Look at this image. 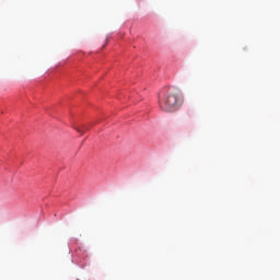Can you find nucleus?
<instances>
[{
	"label": "nucleus",
	"instance_id": "f03ea898",
	"mask_svg": "<svg viewBox=\"0 0 280 280\" xmlns=\"http://www.w3.org/2000/svg\"><path fill=\"white\" fill-rule=\"evenodd\" d=\"M77 130H78L81 135H83V133H84V131L86 130V127H83L82 129L77 128Z\"/></svg>",
	"mask_w": 280,
	"mask_h": 280
},
{
	"label": "nucleus",
	"instance_id": "f257e3e1",
	"mask_svg": "<svg viewBox=\"0 0 280 280\" xmlns=\"http://www.w3.org/2000/svg\"><path fill=\"white\" fill-rule=\"evenodd\" d=\"M183 106V96L177 88H168L159 94V107L164 113H176Z\"/></svg>",
	"mask_w": 280,
	"mask_h": 280
}]
</instances>
